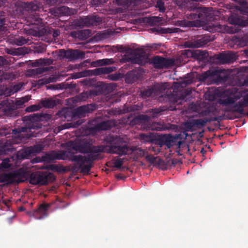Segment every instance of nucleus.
<instances>
[{
	"mask_svg": "<svg viewBox=\"0 0 248 248\" xmlns=\"http://www.w3.org/2000/svg\"><path fill=\"white\" fill-rule=\"evenodd\" d=\"M108 145L93 146L89 140L80 139L73 144V148L81 153L88 154L87 155H70V160L75 162L76 166L73 168L74 171L80 170L83 173L88 174L93 165V162L100 158L99 153H108L116 154L120 156L129 153L131 150L126 146H121V140L119 136L109 135L105 139Z\"/></svg>",
	"mask_w": 248,
	"mask_h": 248,
	"instance_id": "obj_1",
	"label": "nucleus"
},
{
	"mask_svg": "<svg viewBox=\"0 0 248 248\" xmlns=\"http://www.w3.org/2000/svg\"><path fill=\"white\" fill-rule=\"evenodd\" d=\"M232 92L230 93L229 96H222L218 100L220 107L224 111V116L219 117H213L210 118H203L199 119H193L186 123L185 126L188 131H192L196 128L203 126L207 122L211 121H221L224 116L229 119H232Z\"/></svg>",
	"mask_w": 248,
	"mask_h": 248,
	"instance_id": "obj_2",
	"label": "nucleus"
},
{
	"mask_svg": "<svg viewBox=\"0 0 248 248\" xmlns=\"http://www.w3.org/2000/svg\"><path fill=\"white\" fill-rule=\"evenodd\" d=\"M212 8L198 7L191 8L190 10L185 14L183 20H178L174 24L181 27H193L200 26L201 22L209 20L212 16Z\"/></svg>",
	"mask_w": 248,
	"mask_h": 248,
	"instance_id": "obj_3",
	"label": "nucleus"
},
{
	"mask_svg": "<svg viewBox=\"0 0 248 248\" xmlns=\"http://www.w3.org/2000/svg\"><path fill=\"white\" fill-rule=\"evenodd\" d=\"M44 115L42 113H34L24 117V120L29 122L28 127H21L20 128H15L13 131V134L19 137L23 136L21 133L31 131V129H38L42 127V124L39 122L43 120Z\"/></svg>",
	"mask_w": 248,
	"mask_h": 248,
	"instance_id": "obj_4",
	"label": "nucleus"
},
{
	"mask_svg": "<svg viewBox=\"0 0 248 248\" xmlns=\"http://www.w3.org/2000/svg\"><path fill=\"white\" fill-rule=\"evenodd\" d=\"M233 15H234V9L240 11L243 15L248 16V2L246 0H233ZM248 25V17H236L233 16V33L238 31L235 29L236 26L244 27Z\"/></svg>",
	"mask_w": 248,
	"mask_h": 248,
	"instance_id": "obj_5",
	"label": "nucleus"
},
{
	"mask_svg": "<svg viewBox=\"0 0 248 248\" xmlns=\"http://www.w3.org/2000/svg\"><path fill=\"white\" fill-rule=\"evenodd\" d=\"M27 171L24 169H19L16 171L0 175V182L7 184L20 183L27 180Z\"/></svg>",
	"mask_w": 248,
	"mask_h": 248,
	"instance_id": "obj_6",
	"label": "nucleus"
},
{
	"mask_svg": "<svg viewBox=\"0 0 248 248\" xmlns=\"http://www.w3.org/2000/svg\"><path fill=\"white\" fill-rule=\"evenodd\" d=\"M142 1V0H114V2L118 6H122V8H120L118 10L119 12H123L124 10L134 11L133 12L134 15H140L141 12L140 11V6Z\"/></svg>",
	"mask_w": 248,
	"mask_h": 248,
	"instance_id": "obj_7",
	"label": "nucleus"
},
{
	"mask_svg": "<svg viewBox=\"0 0 248 248\" xmlns=\"http://www.w3.org/2000/svg\"><path fill=\"white\" fill-rule=\"evenodd\" d=\"M27 101V99L22 98L14 103V101L6 98L0 103V111L5 115L10 116L17 108V106H21Z\"/></svg>",
	"mask_w": 248,
	"mask_h": 248,
	"instance_id": "obj_8",
	"label": "nucleus"
},
{
	"mask_svg": "<svg viewBox=\"0 0 248 248\" xmlns=\"http://www.w3.org/2000/svg\"><path fill=\"white\" fill-rule=\"evenodd\" d=\"M58 56L61 59H66L69 61H73L78 59H84L85 53L79 49H61L59 50Z\"/></svg>",
	"mask_w": 248,
	"mask_h": 248,
	"instance_id": "obj_9",
	"label": "nucleus"
},
{
	"mask_svg": "<svg viewBox=\"0 0 248 248\" xmlns=\"http://www.w3.org/2000/svg\"><path fill=\"white\" fill-rule=\"evenodd\" d=\"M52 178L54 179V176L51 173L36 172L31 174L29 182L30 184L34 185H45Z\"/></svg>",
	"mask_w": 248,
	"mask_h": 248,
	"instance_id": "obj_10",
	"label": "nucleus"
},
{
	"mask_svg": "<svg viewBox=\"0 0 248 248\" xmlns=\"http://www.w3.org/2000/svg\"><path fill=\"white\" fill-rule=\"evenodd\" d=\"M210 41L209 36L203 35L185 42L184 46L187 48H198L207 45Z\"/></svg>",
	"mask_w": 248,
	"mask_h": 248,
	"instance_id": "obj_11",
	"label": "nucleus"
},
{
	"mask_svg": "<svg viewBox=\"0 0 248 248\" xmlns=\"http://www.w3.org/2000/svg\"><path fill=\"white\" fill-rule=\"evenodd\" d=\"M116 70V68L114 66L99 67L92 70H85L79 73L81 75L79 77L108 74Z\"/></svg>",
	"mask_w": 248,
	"mask_h": 248,
	"instance_id": "obj_12",
	"label": "nucleus"
},
{
	"mask_svg": "<svg viewBox=\"0 0 248 248\" xmlns=\"http://www.w3.org/2000/svg\"><path fill=\"white\" fill-rule=\"evenodd\" d=\"M174 60L172 59H166L159 56L153 57L151 60V63L156 68L161 69L168 68L174 64Z\"/></svg>",
	"mask_w": 248,
	"mask_h": 248,
	"instance_id": "obj_13",
	"label": "nucleus"
},
{
	"mask_svg": "<svg viewBox=\"0 0 248 248\" xmlns=\"http://www.w3.org/2000/svg\"><path fill=\"white\" fill-rule=\"evenodd\" d=\"M101 17L97 16H88L80 18L78 20L80 25L86 27L97 26L102 23Z\"/></svg>",
	"mask_w": 248,
	"mask_h": 248,
	"instance_id": "obj_14",
	"label": "nucleus"
},
{
	"mask_svg": "<svg viewBox=\"0 0 248 248\" xmlns=\"http://www.w3.org/2000/svg\"><path fill=\"white\" fill-rule=\"evenodd\" d=\"M73 154L70 152L67 153L64 151H60L57 152L55 151H52L50 154H46L44 157V160H49V161L53 160L55 159L58 160H65L68 159L70 160V155Z\"/></svg>",
	"mask_w": 248,
	"mask_h": 248,
	"instance_id": "obj_15",
	"label": "nucleus"
},
{
	"mask_svg": "<svg viewBox=\"0 0 248 248\" xmlns=\"http://www.w3.org/2000/svg\"><path fill=\"white\" fill-rule=\"evenodd\" d=\"M96 109L95 104H90L77 108L74 111V115L79 117H83L87 113L92 112Z\"/></svg>",
	"mask_w": 248,
	"mask_h": 248,
	"instance_id": "obj_16",
	"label": "nucleus"
},
{
	"mask_svg": "<svg viewBox=\"0 0 248 248\" xmlns=\"http://www.w3.org/2000/svg\"><path fill=\"white\" fill-rule=\"evenodd\" d=\"M214 83L218 84L222 83L228 79L229 74L225 69H217L213 70Z\"/></svg>",
	"mask_w": 248,
	"mask_h": 248,
	"instance_id": "obj_17",
	"label": "nucleus"
},
{
	"mask_svg": "<svg viewBox=\"0 0 248 248\" xmlns=\"http://www.w3.org/2000/svg\"><path fill=\"white\" fill-rule=\"evenodd\" d=\"M50 207V204H42L37 209L33 211L32 216L37 219H43L47 216V210Z\"/></svg>",
	"mask_w": 248,
	"mask_h": 248,
	"instance_id": "obj_18",
	"label": "nucleus"
},
{
	"mask_svg": "<svg viewBox=\"0 0 248 248\" xmlns=\"http://www.w3.org/2000/svg\"><path fill=\"white\" fill-rule=\"evenodd\" d=\"M21 6L23 9L29 12L39 11L42 7V4L37 0L23 2Z\"/></svg>",
	"mask_w": 248,
	"mask_h": 248,
	"instance_id": "obj_19",
	"label": "nucleus"
},
{
	"mask_svg": "<svg viewBox=\"0 0 248 248\" xmlns=\"http://www.w3.org/2000/svg\"><path fill=\"white\" fill-rule=\"evenodd\" d=\"M213 70H209L199 75L198 79L199 81L207 84L214 83Z\"/></svg>",
	"mask_w": 248,
	"mask_h": 248,
	"instance_id": "obj_20",
	"label": "nucleus"
},
{
	"mask_svg": "<svg viewBox=\"0 0 248 248\" xmlns=\"http://www.w3.org/2000/svg\"><path fill=\"white\" fill-rule=\"evenodd\" d=\"M116 122L115 120H110L102 122L96 124L94 128L98 131L107 130L110 129L112 127L115 126Z\"/></svg>",
	"mask_w": 248,
	"mask_h": 248,
	"instance_id": "obj_21",
	"label": "nucleus"
},
{
	"mask_svg": "<svg viewBox=\"0 0 248 248\" xmlns=\"http://www.w3.org/2000/svg\"><path fill=\"white\" fill-rule=\"evenodd\" d=\"M120 139L121 140V142L120 143L121 146H127V147L128 149H129L131 150V152L129 153L124 154L122 155H129V154H131L133 153L134 154L136 155L137 158L145 156V155H146L147 152V151L146 150H143V149H141V148H138L137 149H136L135 150H133V148L130 147L127 145L124 144L122 139H121V138H120Z\"/></svg>",
	"mask_w": 248,
	"mask_h": 248,
	"instance_id": "obj_22",
	"label": "nucleus"
},
{
	"mask_svg": "<svg viewBox=\"0 0 248 248\" xmlns=\"http://www.w3.org/2000/svg\"><path fill=\"white\" fill-rule=\"evenodd\" d=\"M140 77V74L138 70H133L128 72L125 76V81L127 83H133Z\"/></svg>",
	"mask_w": 248,
	"mask_h": 248,
	"instance_id": "obj_23",
	"label": "nucleus"
},
{
	"mask_svg": "<svg viewBox=\"0 0 248 248\" xmlns=\"http://www.w3.org/2000/svg\"><path fill=\"white\" fill-rule=\"evenodd\" d=\"M53 67H38L35 69H29L27 71L28 75L31 77H34L42 74L52 69Z\"/></svg>",
	"mask_w": 248,
	"mask_h": 248,
	"instance_id": "obj_24",
	"label": "nucleus"
},
{
	"mask_svg": "<svg viewBox=\"0 0 248 248\" xmlns=\"http://www.w3.org/2000/svg\"><path fill=\"white\" fill-rule=\"evenodd\" d=\"M15 150L13 147V144L10 140H7L6 142L0 147V155L8 154L9 152H12Z\"/></svg>",
	"mask_w": 248,
	"mask_h": 248,
	"instance_id": "obj_25",
	"label": "nucleus"
},
{
	"mask_svg": "<svg viewBox=\"0 0 248 248\" xmlns=\"http://www.w3.org/2000/svg\"><path fill=\"white\" fill-rule=\"evenodd\" d=\"M217 59L222 63L229 62L232 59V51H230L228 53L223 52L219 53L217 56Z\"/></svg>",
	"mask_w": 248,
	"mask_h": 248,
	"instance_id": "obj_26",
	"label": "nucleus"
},
{
	"mask_svg": "<svg viewBox=\"0 0 248 248\" xmlns=\"http://www.w3.org/2000/svg\"><path fill=\"white\" fill-rule=\"evenodd\" d=\"M207 52L205 51H200L197 50L195 53H194L192 51L190 50H185L182 52V55L184 57H194L195 54L200 57L201 58H204L206 57Z\"/></svg>",
	"mask_w": 248,
	"mask_h": 248,
	"instance_id": "obj_27",
	"label": "nucleus"
},
{
	"mask_svg": "<svg viewBox=\"0 0 248 248\" xmlns=\"http://www.w3.org/2000/svg\"><path fill=\"white\" fill-rule=\"evenodd\" d=\"M28 22L30 24L35 25L43 27L44 25L43 19L39 17V16L36 14L31 15L27 19Z\"/></svg>",
	"mask_w": 248,
	"mask_h": 248,
	"instance_id": "obj_28",
	"label": "nucleus"
},
{
	"mask_svg": "<svg viewBox=\"0 0 248 248\" xmlns=\"http://www.w3.org/2000/svg\"><path fill=\"white\" fill-rule=\"evenodd\" d=\"M156 31L160 33L167 34L179 32L182 31V30L178 28L175 27L167 28L159 27L156 29Z\"/></svg>",
	"mask_w": 248,
	"mask_h": 248,
	"instance_id": "obj_29",
	"label": "nucleus"
},
{
	"mask_svg": "<svg viewBox=\"0 0 248 248\" xmlns=\"http://www.w3.org/2000/svg\"><path fill=\"white\" fill-rule=\"evenodd\" d=\"M131 60L133 63H137L140 65H143L145 62L144 55L139 53H135L132 57Z\"/></svg>",
	"mask_w": 248,
	"mask_h": 248,
	"instance_id": "obj_30",
	"label": "nucleus"
},
{
	"mask_svg": "<svg viewBox=\"0 0 248 248\" xmlns=\"http://www.w3.org/2000/svg\"><path fill=\"white\" fill-rule=\"evenodd\" d=\"M155 95H159L162 93L167 88V83L156 84L153 86Z\"/></svg>",
	"mask_w": 248,
	"mask_h": 248,
	"instance_id": "obj_31",
	"label": "nucleus"
},
{
	"mask_svg": "<svg viewBox=\"0 0 248 248\" xmlns=\"http://www.w3.org/2000/svg\"><path fill=\"white\" fill-rule=\"evenodd\" d=\"M31 149L30 147H27L24 149L19 151L17 153V156L20 159L28 158L32 154Z\"/></svg>",
	"mask_w": 248,
	"mask_h": 248,
	"instance_id": "obj_32",
	"label": "nucleus"
},
{
	"mask_svg": "<svg viewBox=\"0 0 248 248\" xmlns=\"http://www.w3.org/2000/svg\"><path fill=\"white\" fill-rule=\"evenodd\" d=\"M40 104L42 107L46 108H53L57 105L55 100L50 98L42 100L40 101Z\"/></svg>",
	"mask_w": 248,
	"mask_h": 248,
	"instance_id": "obj_33",
	"label": "nucleus"
},
{
	"mask_svg": "<svg viewBox=\"0 0 248 248\" xmlns=\"http://www.w3.org/2000/svg\"><path fill=\"white\" fill-rule=\"evenodd\" d=\"M151 117L147 115H139L136 117L131 122L132 124H137L142 122H148L150 120Z\"/></svg>",
	"mask_w": 248,
	"mask_h": 248,
	"instance_id": "obj_34",
	"label": "nucleus"
},
{
	"mask_svg": "<svg viewBox=\"0 0 248 248\" xmlns=\"http://www.w3.org/2000/svg\"><path fill=\"white\" fill-rule=\"evenodd\" d=\"M101 92L98 89H94L93 90L86 91V92L82 93L81 95L83 97L88 98L89 97L95 96L101 94Z\"/></svg>",
	"mask_w": 248,
	"mask_h": 248,
	"instance_id": "obj_35",
	"label": "nucleus"
},
{
	"mask_svg": "<svg viewBox=\"0 0 248 248\" xmlns=\"http://www.w3.org/2000/svg\"><path fill=\"white\" fill-rule=\"evenodd\" d=\"M166 109H167L165 107H160L159 108L149 109L147 112L152 113L151 117L155 118L157 117L158 114H161L163 111H164Z\"/></svg>",
	"mask_w": 248,
	"mask_h": 248,
	"instance_id": "obj_36",
	"label": "nucleus"
},
{
	"mask_svg": "<svg viewBox=\"0 0 248 248\" xmlns=\"http://www.w3.org/2000/svg\"><path fill=\"white\" fill-rule=\"evenodd\" d=\"M164 140V143L166 145L168 148H170L174 142V139L170 135H164L162 136Z\"/></svg>",
	"mask_w": 248,
	"mask_h": 248,
	"instance_id": "obj_37",
	"label": "nucleus"
},
{
	"mask_svg": "<svg viewBox=\"0 0 248 248\" xmlns=\"http://www.w3.org/2000/svg\"><path fill=\"white\" fill-rule=\"evenodd\" d=\"M77 0H47V2L51 5H56L61 3L76 2Z\"/></svg>",
	"mask_w": 248,
	"mask_h": 248,
	"instance_id": "obj_38",
	"label": "nucleus"
},
{
	"mask_svg": "<svg viewBox=\"0 0 248 248\" xmlns=\"http://www.w3.org/2000/svg\"><path fill=\"white\" fill-rule=\"evenodd\" d=\"M112 60L106 59L97 60L95 62H93V63L94 64L95 66H100L104 65L111 64L112 63Z\"/></svg>",
	"mask_w": 248,
	"mask_h": 248,
	"instance_id": "obj_39",
	"label": "nucleus"
},
{
	"mask_svg": "<svg viewBox=\"0 0 248 248\" xmlns=\"http://www.w3.org/2000/svg\"><path fill=\"white\" fill-rule=\"evenodd\" d=\"M140 94L144 98L155 95L153 87L141 91Z\"/></svg>",
	"mask_w": 248,
	"mask_h": 248,
	"instance_id": "obj_40",
	"label": "nucleus"
},
{
	"mask_svg": "<svg viewBox=\"0 0 248 248\" xmlns=\"http://www.w3.org/2000/svg\"><path fill=\"white\" fill-rule=\"evenodd\" d=\"M218 29H219V31L223 33L226 32L230 34L232 33V26H229L226 25H219Z\"/></svg>",
	"mask_w": 248,
	"mask_h": 248,
	"instance_id": "obj_41",
	"label": "nucleus"
},
{
	"mask_svg": "<svg viewBox=\"0 0 248 248\" xmlns=\"http://www.w3.org/2000/svg\"><path fill=\"white\" fill-rule=\"evenodd\" d=\"M71 10V9L65 6H61L57 9L59 13L63 16L70 15Z\"/></svg>",
	"mask_w": 248,
	"mask_h": 248,
	"instance_id": "obj_42",
	"label": "nucleus"
},
{
	"mask_svg": "<svg viewBox=\"0 0 248 248\" xmlns=\"http://www.w3.org/2000/svg\"><path fill=\"white\" fill-rule=\"evenodd\" d=\"M90 31L89 30H84L78 33V37L81 40H85L89 36Z\"/></svg>",
	"mask_w": 248,
	"mask_h": 248,
	"instance_id": "obj_43",
	"label": "nucleus"
},
{
	"mask_svg": "<svg viewBox=\"0 0 248 248\" xmlns=\"http://www.w3.org/2000/svg\"><path fill=\"white\" fill-rule=\"evenodd\" d=\"M243 99L239 102V106H237L233 104V114L235 111H237L241 114H243L244 112V108L246 107L247 106H244L243 105ZM234 117L233 116V118Z\"/></svg>",
	"mask_w": 248,
	"mask_h": 248,
	"instance_id": "obj_44",
	"label": "nucleus"
},
{
	"mask_svg": "<svg viewBox=\"0 0 248 248\" xmlns=\"http://www.w3.org/2000/svg\"><path fill=\"white\" fill-rule=\"evenodd\" d=\"M30 148L31 149V152H32V154H35L36 153H39L41 152L43 150V146L41 144H37L34 145V146H30Z\"/></svg>",
	"mask_w": 248,
	"mask_h": 248,
	"instance_id": "obj_45",
	"label": "nucleus"
},
{
	"mask_svg": "<svg viewBox=\"0 0 248 248\" xmlns=\"http://www.w3.org/2000/svg\"><path fill=\"white\" fill-rule=\"evenodd\" d=\"M19 90V87L18 85H15L13 87V89H7L6 92H8L7 93H5L4 95L8 96H10L11 94H14L15 93L17 92Z\"/></svg>",
	"mask_w": 248,
	"mask_h": 248,
	"instance_id": "obj_46",
	"label": "nucleus"
},
{
	"mask_svg": "<svg viewBox=\"0 0 248 248\" xmlns=\"http://www.w3.org/2000/svg\"><path fill=\"white\" fill-rule=\"evenodd\" d=\"M155 7L158 9L160 12L163 13L165 11L166 8L165 4L162 0H158L156 2Z\"/></svg>",
	"mask_w": 248,
	"mask_h": 248,
	"instance_id": "obj_47",
	"label": "nucleus"
},
{
	"mask_svg": "<svg viewBox=\"0 0 248 248\" xmlns=\"http://www.w3.org/2000/svg\"><path fill=\"white\" fill-rule=\"evenodd\" d=\"M15 43L17 46H22L28 43V40L24 37L21 36L15 38Z\"/></svg>",
	"mask_w": 248,
	"mask_h": 248,
	"instance_id": "obj_48",
	"label": "nucleus"
},
{
	"mask_svg": "<svg viewBox=\"0 0 248 248\" xmlns=\"http://www.w3.org/2000/svg\"><path fill=\"white\" fill-rule=\"evenodd\" d=\"M42 107L39 105H33L27 107L25 109L26 112H31L40 109Z\"/></svg>",
	"mask_w": 248,
	"mask_h": 248,
	"instance_id": "obj_49",
	"label": "nucleus"
},
{
	"mask_svg": "<svg viewBox=\"0 0 248 248\" xmlns=\"http://www.w3.org/2000/svg\"><path fill=\"white\" fill-rule=\"evenodd\" d=\"M9 159L8 158L4 159L2 162L0 164V169H6L10 167L9 163Z\"/></svg>",
	"mask_w": 248,
	"mask_h": 248,
	"instance_id": "obj_50",
	"label": "nucleus"
},
{
	"mask_svg": "<svg viewBox=\"0 0 248 248\" xmlns=\"http://www.w3.org/2000/svg\"><path fill=\"white\" fill-rule=\"evenodd\" d=\"M22 48H20L17 49V50H13L11 49H7V53L8 54L12 55H16L18 54H22L24 52L22 51Z\"/></svg>",
	"mask_w": 248,
	"mask_h": 248,
	"instance_id": "obj_51",
	"label": "nucleus"
},
{
	"mask_svg": "<svg viewBox=\"0 0 248 248\" xmlns=\"http://www.w3.org/2000/svg\"><path fill=\"white\" fill-rule=\"evenodd\" d=\"M124 158H118L114 162V166L117 169H121L124 164Z\"/></svg>",
	"mask_w": 248,
	"mask_h": 248,
	"instance_id": "obj_52",
	"label": "nucleus"
},
{
	"mask_svg": "<svg viewBox=\"0 0 248 248\" xmlns=\"http://www.w3.org/2000/svg\"><path fill=\"white\" fill-rule=\"evenodd\" d=\"M5 13L0 10V31L2 30L3 28V25L5 24Z\"/></svg>",
	"mask_w": 248,
	"mask_h": 248,
	"instance_id": "obj_53",
	"label": "nucleus"
},
{
	"mask_svg": "<svg viewBox=\"0 0 248 248\" xmlns=\"http://www.w3.org/2000/svg\"><path fill=\"white\" fill-rule=\"evenodd\" d=\"M145 157L147 161L151 164H154L155 162L156 159L157 158V157H155L152 155H149L148 152Z\"/></svg>",
	"mask_w": 248,
	"mask_h": 248,
	"instance_id": "obj_54",
	"label": "nucleus"
},
{
	"mask_svg": "<svg viewBox=\"0 0 248 248\" xmlns=\"http://www.w3.org/2000/svg\"><path fill=\"white\" fill-rule=\"evenodd\" d=\"M108 0H91V2L92 5L98 6L107 2Z\"/></svg>",
	"mask_w": 248,
	"mask_h": 248,
	"instance_id": "obj_55",
	"label": "nucleus"
},
{
	"mask_svg": "<svg viewBox=\"0 0 248 248\" xmlns=\"http://www.w3.org/2000/svg\"><path fill=\"white\" fill-rule=\"evenodd\" d=\"M84 120L83 119H79L78 121L75 122H73L69 124L71 125V127H77L82 124L84 123Z\"/></svg>",
	"mask_w": 248,
	"mask_h": 248,
	"instance_id": "obj_56",
	"label": "nucleus"
},
{
	"mask_svg": "<svg viewBox=\"0 0 248 248\" xmlns=\"http://www.w3.org/2000/svg\"><path fill=\"white\" fill-rule=\"evenodd\" d=\"M42 59L36 60L34 62H31V64L32 67H39L40 66H43Z\"/></svg>",
	"mask_w": 248,
	"mask_h": 248,
	"instance_id": "obj_57",
	"label": "nucleus"
},
{
	"mask_svg": "<svg viewBox=\"0 0 248 248\" xmlns=\"http://www.w3.org/2000/svg\"><path fill=\"white\" fill-rule=\"evenodd\" d=\"M42 60H43L42 61V62H43V66H45V65H51V64H53V60L52 59H51V58H49V59H42Z\"/></svg>",
	"mask_w": 248,
	"mask_h": 248,
	"instance_id": "obj_58",
	"label": "nucleus"
},
{
	"mask_svg": "<svg viewBox=\"0 0 248 248\" xmlns=\"http://www.w3.org/2000/svg\"><path fill=\"white\" fill-rule=\"evenodd\" d=\"M45 156L42 157V158H40V157H36L35 158H34L31 160V163L33 164L37 163L38 162H41L42 161H49V160H44Z\"/></svg>",
	"mask_w": 248,
	"mask_h": 248,
	"instance_id": "obj_59",
	"label": "nucleus"
},
{
	"mask_svg": "<svg viewBox=\"0 0 248 248\" xmlns=\"http://www.w3.org/2000/svg\"><path fill=\"white\" fill-rule=\"evenodd\" d=\"M243 105L245 106H248V89L246 90V94L243 98Z\"/></svg>",
	"mask_w": 248,
	"mask_h": 248,
	"instance_id": "obj_60",
	"label": "nucleus"
},
{
	"mask_svg": "<svg viewBox=\"0 0 248 248\" xmlns=\"http://www.w3.org/2000/svg\"><path fill=\"white\" fill-rule=\"evenodd\" d=\"M108 78L113 81H116L120 78V75L118 74H111L108 76Z\"/></svg>",
	"mask_w": 248,
	"mask_h": 248,
	"instance_id": "obj_61",
	"label": "nucleus"
},
{
	"mask_svg": "<svg viewBox=\"0 0 248 248\" xmlns=\"http://www.w3.org/2000/svg\"><path fill=\"white\" fill-rule=\"evenodd\" d=\"M50 169L53 170H55L58 172L61 171L62 170H64L63 169H62V167H59L57 165H51L50 166Z\"/></svg>",
	"mask_w": 248,
	"mask_h": 248,
	"instance_id": "obj_62",
	"label": "nucleus"
},
{
	"mask_svg": "<svg viewBox=\"0 0 248 248\" xmlns=\"http://www.w3.org/2000/svg\"><path fill=\"white\" fill-rule=\"evenodd\" d=\"M156 145H157V146L159 147L158 148H160V150H161L162 146L165 145L162 136L157 140Z\"/></svg>",
	"mask_w": 248,
	"mask_h": 248,
	"instance_id": "obj_63",
	"label": "nucleus"
},
{
	"mask_svg": "<svg viewBox=\"0 0 248 248\" xmlns=\"http://www.w3.org/2000/svg\"><path fill=\"white\" fill-rule=\"evenodd\" d=\"M1 78H0V80L4 79L5 80H8L10 79L11 76L9 74L7 73H4L2 71V74L0 75Z\"/></svg>",
	"mask_w": 248,
	"mask_h": 248,
	"instance_id": "obj_64",
	"label": "nucleus"
}]
</instances>
